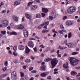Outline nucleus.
Returning <instances> with one entry per match:
<instances>
[{"mask_svg": "<svg viewBox=\"0 0 80 80\" xmlns=\"http://www.w3.org/2000/svg\"><path fill=\"white\" fill-rule=\"evenodd\" d=\"M50 50V48L48 47L47 48L46 50H45L44 51V52H48V51H49V50Z\"/></svg>", "mask_w": 80, "mask_h": 80, "instance_id": "obj_39", "label": "nucleus"}, {"mask_svg": "<svg viewBox=\"0 0 80 80\" xmlns=\"http://www.w3.org/2000/svg\"><path fill=\"white\" fill-rule=\"evenodd\" d=\"M36 18H41L42 17V16L40 14H38L36 15Z\"/></svg>", "mask_w": 80, "mask_h": 80, "instance_id": "obj_26", "label": "nucleus"}, {"mask_svg": "<svg viewBox=\"0 0 80 80\" xmlns=\"http://www.w3.org/2000/svg\"><path fill=\"white\" fill-rule=\"evenodd\" d=\"M9 26L11 27H14V24L12 23H10L9 24Z\"/></svg>", "mask_w": 80, "mask_h": 80, "instance_id": "obj_34", "label": "nucleus"}, {"mask_svg": "<svg viewBox=\"0 0 80 80\" xmlns=\"http://www.w3.org/2000/svg\"><path fill=\"white\" fill-rule=\"evenodd\" d=\"M68 62H67L66 64H64L63 65V68H69V67H68Z\"/></svg>", "mask_w": 80, "mask_h": 80, "instance_id": "obj_16", "label": "nucleus"}, {"mask_svg": "<svg viewBox=\"0 0 80 80\" xmlns=\"http://www.w3.org/2000/svg\"><path fill=\"white\" fill-rule=\"evenodd\" d=\"M31 60L30 59H27L25 60V62H30Z\"/></svg>", "mask_w": 80, "mask_h": 80, "instance_id": "obj_44", "label": "nucleus"}, {"mask_svg": "<svg viewBox=\"0 0 80 80\" xmlns=\"http://www.w3.org/2000/svg\"><path fill=\"white\" fill-rule=\"evenodd\" d=\"M18 49L19 50H23L25 49V47L22 45H20L18 47Z\"/></svg>", "mask_w": 80, "mask_h": 80, "instance_id": "obj_13", "label": "nucleus"}, {"mask_svg": "<svg viewBox=\"0 0 80 80\" xmlns=\"http://www.w3.org/2000/svg\"><path fill=\"white\" fill-rule=\"evenodd\" d=\"M67 18V16H64L63 18H62V20H65V19Z\"/></svg>", "mask_w": 80, "mask_h": 80, "instance_id": "obj_49", "label": "nucleus"}, {"mask_svg": "<svg viewBox=\"0 0 80 80\" xmlns=\"http://www.w3.org/2000/svg\"><path fill=\"white\" fill-rule=\"evenodd\" d=\"M71 74L72 75H76L77 74V73L74 71H73L71 72Z\"/></svg>", "mask_w": 80, "mask_h": 80, "instance_id": "obj_25", "label": "nucleus"}, {"mask_svg": "<svg viewBox=\"0 0 80 80\" xmlns=\"http://www.w3.org/2000/svg\"><path fill=\"white\" fill-rule=\"evenodd\" d=\"M41 15L42 16V17H44L46 15V14H45V13H41Z\"/></svg>", "mask_w": 80, "mask_h": 80, "instance_id": "obj_43", "label": "nucleus"}, {"mask_svg": "<svg viewBox=\"0 0 80 80\" xmlns=\"http://www.w3.org/2000/svg\"><path fill=\"white\" fill-rule=\"evenodd\" d=\"M45 61H46V62H50L51 61V65L52 67H53L57 64L58 62V59L57 58L53 59H52V58H47L45 59Z\"/></svg>", "mask_w": 80, "mask_h": 80, "instance_id": "obj_1", "label": "nucleus"}, {"mask_svg": "<svg viewBox=\"0 0 80 80\" xmlns=\"http://www.w3.org/2000/svg\"><path fill=\"white\" fill-rule=\"evenodd\" d=\"M12 55L14 56V57H17L18 54L16 52H13Z\"/></svg>", "mask_w": 80, "mask_h": 80, "instance_id": "obj_28", "label": "nucleus"}, {"mask_svg": "<svg viewBox=\"0 0 80 80\" xmlns=\"http://www.w3.org/2000/svg\"><path fill=\"white\" fill-rule=\"evenodd\" d=\"M28 46L31 48H33V46H34L33 42L32 41L29 42H28Z\"/></svg>", "mask_w": 80, "mask_h": 80, "instance_id": "obj_10", "label": "nucleus"}, {"mask_svg": "<svg viewBox=\"0 0 80 80\" xmlns=\"http://www.w3.org/2000/svg\"><path fill=\"white\" fill-rule=\"evenodd\" d=\"M47 73L43 72L41 74V75L42 77H45L47 75Z\"/></svg>", "mask_w": 80, "mask_h": 80, "instance_id": "obj_21", "label": "nucleus"}, {"mask_svg": "<svg viewBox=\"0 0 80 80\" xmlns=\"http://www.w3.org/2000/svg\"><path fill=\"white\" fill-rule=\"evenodd\" d=\"M7 28L8 30H10V29H11V28L10 27V26H9L7 27Z\"/></svg>", "mask_w": 80, "mask_h": 80, "instance_id": "obj_62", "label": "nucleus"}, {"mask_svg": "<svg viewBox=\"0 0 80 80\" xmlns=\"http://www.w3.org/2000/svg\"><path fill=\"white\" fill-rule=\"evenodd\" d=\"M25 21V18L24 17L22 18V22H23Z\"/></svg>", "mask_w": 80, "mask_h": 80, "instance_id": "obj_60", "label": "nucleus"}, {"mask_svg": "<svg viewBox=\"0 0 80 80\" xmlns=\"http://www.w3.org/2000/svg\"><path fill=\"white\" fill-rule=\"evenodd\" d=\"M17 28L19 30H22L24 28V26L22 24H21L17 26Z\"/></svg>", "mask_w": 80, "mask_h": 80, "instance_id": "obj_11", "label": "nucleus"}, {"mask_svg": "<svg viewBox=\"0 0 80 80\" xmlns=\"http://www.w3.org/2000/svg\"><path fill=\"white\" fill-rule=\"evenodd\" d=\"M33 3V2H29L28 3V7H30L31 5H32V4Z\"/></svg>", "mask_w": 80, "mask_h": 80, "instance_id": "obj_29", "label": "nucleus"}, {"mask_svg": "<svg viewBox=\"0 0 80 80\" xmlns=\"http://www.w3.org/2000/svg\"><path fill=\"white\" fill-rule=\"evenodd\" d=\"M43 28H44V30H47V26H44L43 27Z\"/></svg>", "mask_w": 80, "mask_h": 80, "instance_id": "obj_56", "label": "nucleus"}, {"mask_svg": "<svg viewBox=\"0 0 80 80\" xmlns=\"http://www.w3.org/2000/svg\"><path fill=\"white\" fill-rule=\"evenodd\" d=\"M73 23L74 22L72 21H68L66 22V25L68 26L72 25H73Z\"/></svg>", "mask_w": 80, "mask_h": 80, "instance_id": "obj_7", "label": "nucleus"}, {"mask_svg": "<svg viewBox=\"0 0 80 80\" xmlns=\"http://www.w3.org/2000/svg\"><path fill=\"white\" fill-rule=\"evenodd\" d=\"M72 37V34H71V32H69L68 34V38H70Z\"/></svg>", "mask_w": 80, "mask_h": 80, "instance_id": "obj_42", "label": "nucleus"}, {"mask_svg": "<svg viewBox=\"0 0 80 80\" xmlns=\"http://www.w3.org/2000/svg\"><path fill=\"white\" fill-rule=\"evenodd\" d=\"M49 21H47V19H46L44 21V23H43L42 24H43L44 26V25L47 26L49 24Z\"/></svg>", "mask_w": 80, "mask_h": 80, "instance_id": "obj_15", "label": "nucleus"}, {"mask_svg": "<svg viewBox=\"0 0 80 80\" xmlns=\"http://www.w3.org/2000/svg\"><path fill=\"white\" fill-rule=\"evenodd\" d=\"M39 47H41L42 48H45V46H43V45H41L39 46Z\"/></svg>", "mask_w": 80, "mask_h": 80, "instance_id": "obj_51", "label": "nucleus"}, {"mask_svg": "<svg viewBox=\"0 0 80 80\" xmlns=\"http://www.w3.org/2000/svg\"><path fill=\"white\" fill-rule=\"evenodd\" d=\"M10 34L11 35H17V33L15 32H12L10 33Z\"/></svg>", "mask_w": 80, "mask_h": 80, "instance_id": "obj_22", "label": "nucleus"}, {"mask_svg": "<svg viewBox=\"0 0 80 80\" xmlns=\"http://www.w3.org/2000/svg\"><path fill=\"white\" fill-rule=\"evenodd\" d=\"M8 53L10 55H12V51H10V50H9V51Z\"/></svg>", "mask_w": 80, "mask_h": 80, "instance_id": "obj_55", "label": "nucleus"}, {"mask_svg": "<svg viewBox=\"0 0 80 80\" xmlns=\"http://www.w3.org/2000/svg\"><path fill=\"white\" fill-rule=\"evenodd\" d=\"M53 17L52 16H49V20H53Z\"/></svg>", "mask_w": 80, "mask_h": 80, "instance_id": "obj_41", "label": "nucleus"}, {"mask_svg": "<svg viewBox=\"0 0 80 80\" xmlns=\"http://www.w3.org/2000/svg\"><path fill=\"white\" fill-rule=\"evenodd\" d=\"M35 58L34 56H31V59H32V60H34V59H35Z\"/></svg>", "mask_w": 80, "mask_h": 80, "instance_id": "obj_54", "label": "nucleus"}, {"mask_svg": "<svg viewBox=\"0 0 80 80\" xmlns=\"http://www.w3.org/2000/svg\"><path fill=\"white\" fill-rule=\"evenodd\" d=\"M1 33L3 34V35H4L6 33V31H3L1 32Z\"/></svg>", "mask_w": 80, "mask_h": 80, "instance_id": "obj_45", "label": "nucleus"}, {"mask_svg": "<svg viewBox=\"0 0 80 80\" xmlns=\"http://www.w3.org/2000/svg\"><path fill=\"white\" fill-rule=\"evenodd\" d=\"M6 70H7V68L6 67H5L3 68V72H5V71H6Z\"/></svg>", "mask_w": 80, "mask_h": 80, "instance_id": "obj_58", "label": "nucleus"}, {"mask_svg": "<svg viewBox=\"0 0 80 80\" xmlns=\"http://www.w3.org/2000/svg\"><path fill=\"white\" fill-rule=\"evenodd\" d=\"M65 48H67V47H63L61 46H59L58 49H59L60 50H63V49H65Z\"/></svg>", "mask_w": 80, "mask_h": 80, "instance_id": "obj_19", "label": "nucleus"}, {"mask_svg": "<svg viewBox=\"0 0 80 80\" xmlns=\"http://www.w3.org/2000/svg\"><path fill=\"white\" fill-rule=\"evenodd\" d=\"M57 57H58L60 58L62 57V55L61 54H58L57 55Z\"/></svg>", "mask_w": 80, "mask_h": 80, "instance_id": "obj_53", "label": "nucleus"}, {"mask_svg": "<svg viewBox=\"0 0 80 80\" xmlns=\"http://www.w3.org/2000/svg\"><path fill=\"white\" fill-rule=\"evenodd\" d=\"M36 2L38 3H40V1L39 0H36Z\"/></svg>", "mask_w": 80, "mask_h": 80, "instance_id": "obj_57", "label": "nucleus"}, {"mask_svg": "<svg viewBox=\"0 0 80 80\" xmlns=\"http://www.w3.org/2000/svg\"><path fill=\"white\" fill-rule=\"evenodd\" d=\"M24 35L25 38H27L28 37V32L27 30L23 31Z\"/></svg>", "mask_w": 80, "mask_h": 80, "instance_id": "obj_9", "label": "nucleus"}, {"mask_svg": "<svg viewBox=\"0 0 80 80\" xmlns=\"http://www.w3.org/2000/svg\"><path fill=\"white\" fill-rule=\"evenodd\" d=\"M47 79H49V80H51L52 79V77H51V76H48L47 77Z\"/></svg>", "mask_w": 80, "mask_h": 80, "instance_id": "obj_59", "label": "nucleus"}, {"mask_svg": "<svg viewBox=\"0 0 80 80\" xmlns=\"http://www.w3.org/2000/svg\"><path fill=\"white\" fill-rule=\"evenodd\" d=\"M14 63H17L18 62V59H16L13 61Z\"/></svg>", "mask_w": 80, "mask_h": 80, "instance_id": "obj_30", "label": "nucleus"}, {"mask_svg": "<svg viewBox=\"0 0 80 80\" xmlns=\"http://www.w3.org/2000/svg\"><path fill=\"white\" fill-rule=\"evenodd\" d=\"M73 45H72V44L71 43H69L68 44V48H72Z\"/></svg>", "mask_w": 80, "mask_h": 80, "instance_id": "obj_24", "label": "nucleus"}, {"mask_svg": "<svg viewBox=\"0 0 80 80\" xmlns=\"http://www.w3.org/2000/svg\"><path fill=\"white\" fill-rule=\"evenodd\" d=\"M20 3H21V2L19 0L16 1L14 2V5L15 6H17V5H18L20 4Z\"/></svg>", "mask_w": 80, "mask_h": 80, "instance_id": "obj_14", "label": "nucleus"}, {"mask_svg": "<svg viewBox=\"0 0 80 80\" xmlns=\"http://www.w3.org/2000/svg\"><path fill=\"white\" fill-rule=\"evenodd\" d=\"M52 15L53 18H56L57 17V14L55 10L53 11L52 12Z\"/></svg>", "mask_w": 80, "mask_h": 80, "instance_id": "obj_12", "label": "nucleus"}, {"mask_svg": "<svg viewBox=\"0 0 80 80\" xmlns=\"http://www.w3.org/2000/svg\"><path fill=\"white\" fill-rule=\"evenodd\" d=\"M17 76V72L14 71L11 73V77Z\"/></svg>", "mask_w": 80, "mask_h": 80, "instance_id": "obj_20", "label": "nucleus"}, {"mask_svg": "<svg viewBox=\"0 0 80 80\" xmlns=\"http://www.w3.org/2000/svg\"><path fill=\"white\" fill-rule=\"evenodd\" d=\"M60 28L62 30H64V27L62 25H61L60 26Z\"/></svg>", "mask_w": 80, "mask_h": 80, "instance_id": "obj_38", "label": "nucleus"}, {"mask_svg": "<svg viewBox=\"0 0 80 80\" xmlns=\"http://www.w3.org/2000/svg\"><path fill=\"white\" fill-rule=\"evenodd\" d=\"M27 68V65L23 66L22 67V68L23 69H25Z\"/></svg>", "mask_w": 80, "mask_h": 80, "instance_id": "obj_63", "label": "nucleus"}, {"mask_svg": "<svg viewBox=\"0 0 80 80\" xmlns=\"http://www.w3.org/2000/svg\"><path fill=\"white\" fill-rule=\"evenodd\" d=\"M25 17L27 19H28V22H29V25H32L33 23L32 22V16L28 13H26L25 14Z\"/></svg>", "mask_w": 80, "mask_h": 80, "instance_id": "obj_4", "label": "nucleus"}, {"mask_svg": "<svg viewBox=\"0 0 80 80\" xmlns=\"http://www.w3.org/2000/svg\"><path fill=\"white\" fill-rule=\"evenodd\" d=\"M40 69L41 70H45V68H44V66H42L41 67Z\"/></svg>", "mask_w": 80, "mask_h": 80, "instance_id": "obj_40", "label": "nucleus"}, {"mask_svg": "<svg viewBox=\"0 0 80 80\" xmlns=\"http://www.w3.org/2000/svg\"><path fill=\"white\" fill-rule=\"evenodd\" d=\"M7 75H8V74L7 73L5 74H2L1 75V78H4L5 77H6V76H7Z\"/></svg>", "mask_w": 80, "mask_h": 80, "instance_id": "obj_27", "label": "nucleus"}, {"mask_svg": "<svg viewBox=\"0 0 80 80\" xmlns=\"http://www.w3.org/2000/svg\"><path fill=\"white\" fill-rule=\"evenodd\" d=\"M68 60L70 62V64L72 66H75L79 62V61L72 57H70L68 58Z\"/></svg>", "mask_w": 80, "mask_h": 80, "instance_id": "obj_2", "label": "nucleus"}, {"mask_svg": "<svg viewBox=\"0 0 80 80\" xmlns=\"http://www.w3.org/2000/svg\"><path fill=\"white\" fill-rule=\"evenodd\" d=\"M6 12H7V10H2L1 11V13H2V14H3V13H6Z\"/></svg>", "mask_w": 80, "mask_h": 80, "instance_id": "obj_33", "label": "nucleus"}, {"mask_svg": "<svg viewBox=\"0 0 80 80\" xmlns=\"http://www.w3.org/2000/svg\"><path fill=\"white\" fill-rule=\"evenodd\" d=\"M37 8H38V6L36 5H32L30 7V10H35Z\"/></svg>", "mask_w": 80, "mask_h": 80, "instance_id": "obj_6", "label": "nucleus"}, {"mask_svg": "<svg viewBox=\"0 0 80 80\" xmlns=\"http://www.w3.org/2000/svg\"><path fill=\"white\" fill-rule=\"evenodd\" d=\"M58 32L60 33H61V34H63V31L60 30Z\"/></svg>", "mask_w": 80, "mask_h": 80, "instance_id": "obj_50", "label": "nucleus"}, {"mask_svg": "<svg viewBox=\"0 0 80 80\" xmlns=\"http://www.w3.org/2000/svg\"><path fill=\"white\" fill-rule=\"evenodd\" d=\"M42 12H44V13H47L48 12V10L45 8H42Z\"/></svg>", "mask_w": 80, "mask_h": 80, "instance_id": "obj_18", "label": "nucleus"}, {"mask_svg": "<svg viewBox=\"0 0 80 80\" xmlns=\"http://www.w3.org/2000/svg\"><path fill=\"white\" fill-rule=\"evenodd\" d=\"M20 74L21 76V77H23L24 76V73H23L21 72H20Z\"/></svg>", "mask_w": 80, "mask_h": 80, "instance_id": "obj_36", "label": "nucleus"}, {"mask_svg": "<svg viewBox=\"0 0 80 80\" xmlns=\"http://www.w3.org/2000/svg\"><path fill=\"white\" fill-rule=\"evenodd\" d=\"M78 54V52H73L72 53V55H77Z\"/></svg>", "mask_w": 80, "mask_h": 80, "instance_id": "obj_32", "label": "nucleus"}, {"mask_svg": "<svg viewBox=\"0 0 80 80\" xmlns=\"http://www.w3.org/2000/svg\"><path fill=\"white\" fill-rule=\"evenodd\" d=\"M44 25L43 24H42L41 25H40L38 27V29H41V28H42V27H43Z\"/></svg>", "mask_w": 80, "mask_h": 80, "instance_id": "obj_23", "label": "nucleus"}, {"mask_svg": "<svg viewBox=\"0 0 80 80\" xmlns=\"http://www.w3.org/2000/svg\"><path fill=\"white\" fill-rule=\"evenodd\" d=\"M64 43L65 45H68V43H67V40H65L64 41Z\"/></svg>", "mask_w": 80, "mask_h": 80, "instance_id": "obj_48", "label": "nucleus"}, {"mask_svg": "<svg viewBox=\"0 0 80 80\" xmlns=\"http://www.w3.org/2000/svg\"><path fill=\"white\" fill-rule=\"evenodd\" d=\"M66 78L67 80H70V78L66 76Z\"/></svg>", "mask_w": 80, "mask_h": 80, "instance_id": "obj_64", "label": "nucleus"}, {"mask_svg": "<svg viewBox=\"0 0 80 80\" xmlns=\"http://www.w3.org/2000/svg\"><path fill=\"white\" fill-rule=\"evenodd\" d=\"M77 41H74V42H73L72 44V45L73 46H75V45H77Z\"/></svg>", "mask_w": 80, "mask_h": 80, "instance_id": "obj_46", "label": "nucleus"}, {"mask_svg": "<svg viewBox=\"0 0 80 80\" xmlns=\"http://www.w3.org/2000/svg\"><path fill=\"white\" fill-rule=\"evenodd\" d=\"M12 19L14 22H18V18L16 15H13L12 16Z\"/></svg>", "mask_w": 80, "mask_h": 80, "instance_id": "obj_8", "label": "nucleus"}, {"mask_svg": "<svg viewBox=\"0 0 80 80\" xmlns=\"http://www.w3.org/2000/svg\"><path fill=\"white\" fill-rule=\"evenodd\" d=\"M4 65L5 66H7L8 65V61H6L4 63Z\"/></svg>", "mask_w": 80, "mask_h": 80, "instance_id": "obj_52", "label": "nucleus"}, {"mask_svg": "<svg viewBox=\"0 0 80 80\" xmlns=\"http://www.w3.org/2000/svg\"><path fill=\"white\" fill-rule=\"evenodd\" d=\"M2 23L3 27H7L8 25V21L6 19L3 20L2 21Z\"/></svg>", "mask_w": 80, "mask_h": 80, "instance_id": "obj_5", "label": "nucleus"}, {"mask_svg": "<svg viewBox=\"0 0 80 80\" xmlns=\"http://www.w3.org/2000/svg\"><path fill=\"white\" fill-rule=\"evenodd\" d=\"M31 73H37V71L36 70H33L31 71Z\"/></svg>", "mask_w": 80, "mask_h": 80, "instance_id": "obj_47", "label": "nucleus"}, {"mask_svg": "<svg viewBox=\"0 0 80 80\" xmlns=\"http://www.w3.org/2000/svg\"><path fill=\"white\" fill-rule=\"evenodd\" d=\"M42 32L43 33H48V30H42Z\"/></svg>", "mask_w": 80, "mask_h": 80, "instance_id": "obj_37", "label": "nucleus"}, {"mask_svg": "<svg viewBox=\"0 0 80 80\" xmlns=\"http://www.w3.org/2000/svg\"><path fill=\"white\" fill-rule=\"evenodd\" d=\"M30 49L28 48V47L26 46V51L25 52L27 54H28L29 53V52H30Z\"/></svg>", "mask_w": 80, "mask_h": 80, "instance_id": "obj_17", "label": "nucleus"}, {"mask_svg": "<svg viewBox=\"0 0 80 80\" xmlns=\"http://www.w3.org/2000/svg\"><path fill=\"white\" fill-rule=\"evenodd\" d=\"M33 50L34 52H37V47H35V48H33Z\"/></svg>", "mask_w": 80, "mask_h": 80, "instance_id": "obj_61", "label": "nucleus"}, {"mask_svg": "<svg viewBox=\"0 0 80 80\" xmlns=\"http://www.w3.org/2000/svg\"><path fill=\"white\" fill-rule=\"evenodd\" d=\"M76 7L74 6H71L68 8L67 10V13L70 15L72 14L73 13L76 11Z\"/></svg>", "mask_w": 80, "mask_h": 80, "instance_id": "obj_3", "label": "nucleus"}, {"mask_svg": "<svg viewBox=\"0 0 80 80\" xmlns=\"http://www.w3.org/2000/svg\"><path fill=\"white\" fill-rule=\"evenodd\" d=\"M13 49L15 51H16V50H17V46H14L13 48Z\"/></svg>", "mask_w": 80, "mask_h": 80, "instance_id": "obj_35", "label": "nucleus"}, {"mask_svg": "<svg viewBox=\"0 0 80 80\" xmlns=\"http://www.w3.org/2000/svg\"><path fill=\"white\" fill-rule=\"evenodd\" d=\"M11 78L12 80H15L17 79V76H11Z\"/></svg>", "mask_w": 80, "mask_h": 80, "instance_id": "obj_31", "label": "nucleus"}]
</instances>
